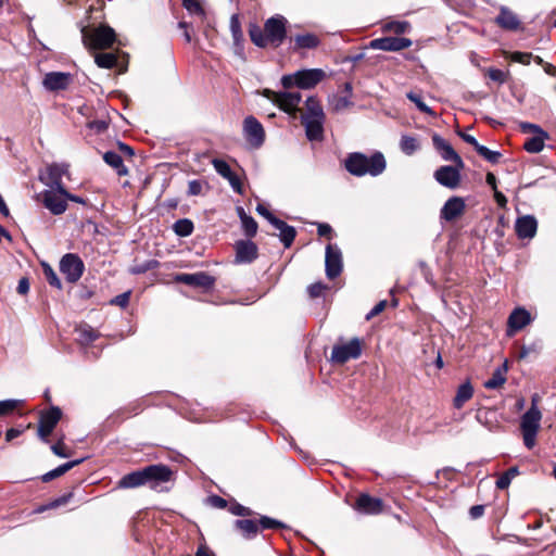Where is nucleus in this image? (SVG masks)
Wrapping results in <instances>:
<instances>
[{
	"label": "nucleus",
	"instance_id": "obj_1",
	"mask_svg": "<svg viewBox=\"0 0 556 556\" xmlns=\"http://www.w3.org/2000/svg\"><path fill=\"white\" fill-rule=\"evenodd\" d=\"M287 18L278 14L267 18L263 28L256 23H250L248 27L250 40L261 49H277L287 39Z\"/></svg>",
	"mask_w": 556,
	"mask_h": 556
},
{
	"label": "nucleus",
	"instance_id": "obj_2",
	"mask_svg": "<svg viewBox=\"0 0 556 556\" xmlns=\"http://www.w3.org/2000/svg\"><path fill=\"white\" fill-rule=\"evenodd\" d=\"M345 169L353 176L362 177L365 175L378 176L387 167L384 155L377 151L370 156L361 152L350 153L344 161Z\"/></svg>",
	"mask_w": 556,
	"mask_h": 556
},
{
	"label": "nucleus",
	"instance_id": "obj_3",
	"mask_svg": "<svg viewBox=\"0 0 556 556\" xmlns=\"http://www.w3.org/2000/svg\"><path fill=\"white\" fill-rule=\"evenodd\" d=\"M539 396L534 394L531 399L530 408L520 418V430L523 444L532 450L536 443V435L541 427L542 413L538 407Z\"/></svg>",
	"mask_w": 556,
	"mask_h": 556
},
{
	"label": "nucleus",
	"instance_id": "obj_4",
	"mask_svg": "<svg viewBox=\"0 0 556 556\" xmlns=\"http://www.w3.org/2000/svg\"><path fill=\"white\" fill-rule=\"evenodd\" d=\"M144 483L156 492L168 491L166 484L173 479V470L163 464L149 465L143 468Z\"/></svg>",
	"mask_w": 556,
	"mask_h": 556
},
{
	"label": "nucleus",
	"instance_id": "obj_5",
	"mask_svg": "<svg viewBox=\"0 0 556 556\" xmlns=\"http://www.w3.org/2000/svg\"><path fill=\"white\" fill-rule=\"evenodd\" d=\"M84 42L96 50H105L116 41L115 30L109 25H100L90 34L83 29Z\"/></svg>",
	"mask_w": 556,
	"mask_h": 556
},
{
	"label": "nucleus",
	"instance_id": "obj_6",
	"mask_svg": "<svg viewBox=\"0 0 556 556\" xmlns=\"http://www.w3.org/2000/svg\"><path fill=\"white\" fill-rule=\"evenodd\" d=\"M59 269L68 283H76L85 273V263L76 253L64 254L59 263Z\"/></svg>",
	"mask_w": 556,
	"mask_h": 556
},
{
	"label": "nucleus",
	"instance_id": "obj_7",
	"mask_svg": "<svg viewBox=\"0 0 556 556\" xmlns=\"http://www.w3.org/2000/svg\"><path fill=\"white\" fill-rule=\"evenodd\" d=\"M243 135L247 142L254 149H260L266 138L263 125L253 115L243 119Z\"/></svg>",
	"mask_w": 556,
	"mask_h": 556
},
{
	"label": "nucleus",
	"instance_id": "obj_8",
	"mask_svg": "<svg viewBox=\"0 0 556 556\" xmlns=\"http://www.w3.org/2000/svg\"><path fill=\"white\" fill-rule=\"evenodd\" d=\"M174 281L207 291L215 286L216 279L206 271H198L193 274H177L174 277Z\"/></svg>",
	"mask_w": 556,
	"mask_h": 556
},
{
	"label": "nucleus",
	"instance_id": "obj_9",
	"mask_svg": "<svg viewBox=\"0 0 556 556\" xmlns=\"http://www.w3.org/2000/svg\"><path fill=\"white\" fill-rule=\"evenodd\" d=\"M128 54L118 52H99L94 55L96 64L101 68H118L119 74H124L128 67Z\"/></svg>",
	"mask_w": 556,
	"mask_h": 556
},
{
	"label": "nucleus",
	"instance_id": "obj_10",
	"mask_svg": "<svg viewBox=\"0 0 556 556\" xmlns=\"http://www.w3.org/2000/svg\"><path fill=\"white\" fill-rule=\"evenodd\" d=\"M464 167L443 165L435 169L433 177L443 187L454 190L459 187L462 181L460 170Z\"/></svg>",
	"mask_w": 556,
	"mask_h": 556
},
{
	"label": "nucleus",
	"instance_id": "obj_11",
	"mask_svg": "<svg viewBox=\"0 0 556 556\" xmlns=\"http://www.w3.org/2000/svg\"><path fill=\"white\" fill-rule=\"evenodd\" d=\"M62 417V410L52 406L49 410L43 412L40 415L38 425V437L43 441L48 442V437L52 433L53 429L58 425Z\"/></svg>",
	"mask_w": 556,
	"mask_h": 556
},
{
	"label": "nucleus",
	"instance_id": "obj_12",
	"mask_svg": "<svg viewBox=\"0 0 556 556\" xmlns=\"http://www.w3.org/2000/svg\"><path fill=\"white\" fill-rule=\"evenodd\" d=\"M325 267L326 276L330 280L341 275L343 269L342 253L338 247L332 244L326 247Z\"/></svg>",
	"mask_w": 556,
	"mask_h": 556
},
{
	"label": "nucleus",
	"instance_id": "obj_13",
	"mask_svg": "<svg viewBox=\"0 0 556 556\" xmlns=\"http://www.w3.org/2000/svg\"><path fill=\"white\" fill-rule=\"evenodd\" d=\"M233 248L235 263L237 264H251L258 257V248L250 239L236 241Z\"/></svg>",
	"mask_w": 556,
	"mask_h": 556
},
{
	"label": "nucleus",
	"instance_id": "obj_14",
	"mask_svg": "<svg viewBox=\"0 0 556 556\" xmlns=\"http://www.w3.org/2000/svg\"><path fill=\"white\" fill-rule=\"evenodd\" d=\"M431 139L434 149L440 153L444 161L453 162L457 167H465L463 159L444 138L434 132Z\"/></svg>",
	"mask_w": 556,
	"mask_h": 556
},
{
	"label": "nucleus",
	"instance_id": "obj_15",
	"mask_svg": "<svg viewBox=\"0 0 556 556\" xmlns=\"http://www.w3.org/2000/svg\"><path fill=\"white\" fill-rule=\"evenodd\" d=\"M412 40L405 37H382L370 41L369 47L382 51H401L412 46Z\"/></svg>",
	"mask_w": 556,
	"mask_h": 556
},
{
	"label": "nucleus",
	"instance_id": "obj_16",
	"mask_svg": "<svg viewBox=\"0 0 556 556\" xmlns=\"http://www.w3.org/2000/svg\"><path fill=\"white\" fill-rule=\"evenodd\" d=\"M67 174V164L53 163L47 167V180H45V184L59 193L65 192V186L62 181V177ZM41 180L43 181V179Z\"/></svg>",
	"mask_w": 556,
	"mask_h": 556
},
{
	"label": "nucleus",
	"instance_id": "obj_17",
	"mask_svg": "<svg viewBox=\"0 0 556 556\" xmlns=\"http://www.w3.org/2000/svg\"><path fill=\"white\" fill-rule=\"evenodd\" d=\"M466 211L465 200L460 197H451L440 211V218L445 222H454L462 217Z\"/></svg>",
	"mask_w": 556,
	"mask_h": 556
},
{
	"label": "nucleus",
	"instance_id": "obj_18",
	"mask_svg": "<svg viewBox=\"0 0 556 556\" xmlns=\"http://www.w3.org/2000/svg\"><path fill=\"white\" fill-rule=\"evenodd\" d=\"M73 77L70 73L49 72L45 75L42 85L48 91L56 92L66 90L72 84Z\"/></svg>",
	"mask_w": 556,
	"mask_h": 556
},
{
	"label": "nucleus",
	"instance_id": "obj_19",
	"mask_svg": "<svg viewBox=\"0 0 556 556\" xmlns=\"http://www.w3.org/2000/svg\"><path fill=\"white\" fill-rule=\"evenodd\" d=\"M532 321L531 314L525 307H516L507 319V334L513 336Z\"/></svg>",
	"mask_w": 556,
	"mask_h": 556
},
{
	"label": "nucleus",
	"instance_id": "obj_20",
	"mask_svg": "<svg viewBox=\"0 0 556 556\" xmlns=\"http://www.w3.org/2000/svg\"><path fill=\"white\" fill-rule=\"evenodd\" d=\"M354 509L366 515H377L383 509V502L379 497L370 496L369 494H361L355 504Z\"/></svg>",
	"mask_w": 556,
	"mask_h": 556
},
{
	"label": "nucleus",
	"instance_id": "obj_21",
	"mask_svg": "<svg viewBox=\"0 0 556 556\" xmlns=\"http://www.w3.org/2000/svg\"><path fill=\"white\" fill-rule=\"evenodd\" d=\"M296 87L301 89L314 88L325 78V72L320 68L302 70L296 73Z\"/></svg>",
	"mask_w": 556,
	"mask_h": 556
},
{
	"label": "nucleus",
	"instance_id": "obj_22",
	"mask_svg": "<svg viewBox=\"0 0 556 556\" xmlns=\"http://www.w3.org/2000/svg\"><path fill=\"white\" fill-rule=\"evenodd\" d=\"M43 205L54 215L63 214L67 208L66 199L58 191L45 190L41 193Z\"/></svg>",
	"mask_w": 556,
	"mask_h": 556
},
{
	"label": "nucleus",
	"instance_id": "obj_23",
	"mask_svg": "<svg viewBox=\"0 0 556 556\" xmlns=\"http://www.w3.org/2000/svg\"><path fill=\"white\" fill-rule=\"evenodd\" d=\"M495 24L505 30L516 31L521 28V21L510 9L502 5L500 13L495 17Z\"/></svg>",
	"mask_w": 556,
	"mask_h": 556
},
{
	"label": "nucleus",
	"instance_id": "obj_24",
	"mask_svg": "<svg viewBox=\"0 0 556 556\" xmlns=\"http://www.w3.org/2000/svg\"><path fill=\"white\" fill-rule=\"evenodd\" d=\"M538 220L532 215L518 217L515 224V231L519 239H531L536 235Z\"/></svg>",
	"mask_w": 556,
	"mask_h": 556
},
{
	"label": "nucleus",
	"instance_id": "obj_25",
	"mask_svg": "<svg viewBox=\"0 0 556 556\" xmlns=\"http://www.w3.org/2000/svg\"><path fill=\"white\" fill-rule=\"evenodd\" d=\"M301 102L300 92H279L276 105L283 112L292 114Z\"/></svg>",
	"mask_w": 556,
	"mask_h": 556
},
{
	"label": "nucleus",
	"instance_id": "obj_26",
	"mask_svg": "<svg viewBox=\"0 0 556 556\" xmlns=\"http://www.w3.org/2000/svg\"><path fill=\"white\" fill-rule=\"evenodd\" d=\"M230 31L233 40V47L237 54L242 55L244 50V36L238 14L230 17Z\"/></svg>",
	"mask_w": 556,
	"mask_h": 556
},
{
	"label": "nucleus",
	"instance_id": "obj_27",
	"mask_svg": "<svg viewBox=\"0 0 556 556\" xmlns=\"http://www.w3.org/2000/svg\"><path fill=\"white\" fill-rule=\"evenodd\" d=\"M324 118L303 117L302 124L305 126L306 137L311 141H319L324 138Z\"/></svg>",
	"mask_w": 556,
	"mask_h": 556
},
{
	"label": "nucleus",
	"instance_id": "obj_28",
	"mask_svg": "<svg viewBox=\"0 0 556 556\" xmlns=\"http://www.w3.org/2000/svg\"><path fill=\"white\" fill-rule=\"evenodd\" d=\"M508 371V361L504 359L503 364L498 366L492 374V377L484 381L483 386L489 390H496L501 388L507 380L506 374Z\"/></svg>",
	"mask_w": 556,
	"mask_h": 556
},
{
	"label": "nucleus",
	"instance_id": "obj_29",
	"mask_svg": "<svg viewBox=\"0 0 556 556\" xmlns=\"http://www.w3.org/2000/svg\"><path fill=\"white\" fill-rule=\"evenodd\" d=\"M142 485H146L143 468L123 476L117 482L119 489H135Z\"/></svg>",
	"mask_w": 556,
	"mask_h": 556
},
{
	"label": "nucleus",
	"instance_id": "obj_30",
	"mask_svg": "<svg viewBox=\"0 0 556 556\" xmlns=\"http://www.w3.org/2000/svg\"><path fill=\"white\" fill-rule=\"evenodd\" d=\"M273 226L280 231L279 238L285 248H290L296 237V230L293 226L288 225L285 220L278 218Z\"/></svg>",
	"mask_w": 556,
	"mask_h": 556
},
{
	"label": "nucleus",
	"instance_id": "obj_31",
	"mask_svg": "<svg viewBox=\"0 0 556 556\" xmlns=\"http://www.w3.org/2000/svg\"><path fill=\"white\" fill-rule=\"evenodd\" d=\"M293 50L298 51L301 49H316L320 45V39L312 33L296 35L294 37Z\"/></svg>",
	"mask_w": 556,
	"mask_h": 556
},
{
	"label": "nucleus",
	"instance_id": "obj_32",
	"mask_svg": "<svg viewBox=\"0 0 556 556\" xmlns=\"http://www.w3.org/2000/svg\"><path fill=\"white\" fill-rule=\"evenodd\" d=\"M473 395V387L469 380L462 383L456 391V395L453 400L455 408H462L464 404L469 401Z\"/></svg>",
	"mask_w": 556,
	"mask_h": 556
},
{
	"label": "nucleus",
	"instance_id": "obj_33",
	"mask_svg": "<svg viewBox=\"0 0 556 556\" xmlns=\"http://www.w3.org/2000/svg\"><path fill=\"white\" fill-rule=\"evenodd\" d=\"M104 162L114 168L118 176H125L128 174L127 167L124 165L122 155L115 151H106L103 154Z\"/></svg>",
	"mask_w": 556,
	"mask_h": 556
},
{
	"label": "nucleus",
	"instance_id": "obj_34",
	"mask_svg": "<svg viewBox=\"0 0 556 556\" xmlns=\"http://www.w3.org/2000/svg\"><path fill=\"white\" fill-rule=\"evenodd\" d=\"M83 460H84V458H79V459H74V460L67 462L65 464H62L59 467L42 475L41 480L43 482H50L53 479L61 477L62 475H64L65 472H67L72 468H74L75 466L79 465L80 463H83Z\"/></svg>",
	"mask_w": 556,
	"mask_h": 556
},
{
	"label": "nucleus",
	"instance_id": "obj_35",
	"mask_svg": "<svg viewBox=\"0 0 556 556\" xmlns=\"http://www.w3.org/2000/svg\"><path fill=\"white\" fill-rule=\"evenodd\" d=\"M362 350H332L330 361L337 365H343L350 359L361 357Z\"/></svg>",
	"mask_w": 556,
	"mask_h": 556
},
{
	"label": "nucleus",
	"instance_id": "obj_36",
	"mask_svg": "<svg viewBox=\"0 0 556 556\" xmlns=\"http://www.w3.org/2000/svg\"><path fill=\"white\" fill-rule=\"evenodd\" d=\"M545 139H548V134L546 131H542L539 135L527 138L523 143V149L529 153H539L544 148Z\"/></svg>",
	"mask_w": 556,
	"mask_h": 556
},
{
	"label": "nucleus",
	"instance_id": "obj_37",
	"mask_svg": "<svg viewBox=\"0 0 556 556\" xmlns=\"http://www.w3.org/2000/svg\"><path fill=\"white\" fill-rule=\"evenodd\" d=\"M235 527L247 539L254 538L258 532L257 521L253 519H238L235 521Z\"/></svg>",
	"mask_w": 556,
	"mask_h": 556
},
{
	"label": "nucleus",
	"instance_id": "obj_38",
	"mask_svg": "<svg viewBox=\"0 0 556 556\" xmlns=\"http://www.w3.org/2000/svg\"><path fill=\"white\" fill-rule=\"evenodd\" d=\"M400 148L406 155H413L420 149V143L416 137L403 135L400 141Z\"/></svg>",
	"mask_w": 556,
	"mask_h": 556
},
{
	"label": "nucleus",
	"instance_id": "obj_39",
	"mask_svg": "<svg viewBox=\"0 0 556 556\" xmlns=\"http://www.w3.org/2000/svg\"><path fill=\"white\" fill-rule=\"evenodd\" d=\"M173 230L179 237H188L193 232L194 225L191 219L181 218L174 223Z\"/></svg>",
	"mask_w": 556,
	"mask_h": 556
},
{
	"label": "nucleus",
	"instance_id": "obj_40",
	"mask_svg": "<svg viewBox=\"0 0 556 556\" xmlns=\"http://www.w3.org/2000/svg\"><path fill=\"white\" fill-rule=\"evenodd\" d=\"M41 268H42V274H43L46 280L48 281V283L51 287L56 288L58 290H62L63 289L62 282L59 278V276L56 275L55 270L51 267V265L48 264L47 262H41Z\"/></svg>",
	"mask_w": 556,
	"mask_h": 556
},
{
	"label": "nucleus",
	"instance_id": "obj_41",
	"mask_svg": "<svg viewBox=\"0 0 556 556\" xmlns=\"http://www.w3.org/2000/svg\"><path fill=\"white\" fill-rule=\"evenodd\" d=\"M519 475V469L517 466H513L507 469L504 473H502L496 480V488L500 490H505L509 486L511 480Z\"/></svg>",
	"mask_w": 556,
	"mask_h": 556
},
{
	"label": "nucleus",
	"instance_id": "obj_42",
	"mask_svg": "<svg viewBox=\"0 0 556 556\" xmlns=\"http://www.w3.org/2000/svg\"><path fill=\"white\" fill-rule=\"evenodd\" d=\"M410 29V24L407 21H392L388 22L383 26L384 31L394 33L396 35H403Z\"/></svg>",
	"mask_w": 556,
	"mask_h": 556
},
{
	"label": "nucleus",
	"instance_id": "obj_43",
	"mask_svg": "<svg viewBox=\"0 0 556 556\" xmlns=\"http://www.w3.org/2000/svg\"><path fill=\"white\" fill-rule=\"evenodd\" d=\"M330 287L321 281L312 283L307 287L306 291L309 299L315 300L324 296L325 292L329 291Z\"/></svg>",
	"mask_w": 556,
	"mask_h": 556
},
{
	"label": "nucleus",
	"instance_id": "obj_44",
	"mask_svg": "<svg viewBox=\"0 0 556 556\" xmlns=\"http://www.w3.org/2000/svg\"><path fill=\"white\" fill-rule=\"evenodd\" d=\"M353 105V102L351 101V98H349V94H339L334 96L331 101V108L334 112H341L345 109H349Z\"/></svg>",
	"mask_w": 556,
	"mask_h": 556
},
{
	"label": "nucleus",
	"instance_id": "obj_45",
	"mask_svg": "<svg viewBox=\"0 0 556 556\" xmlns=\"http://www.w3.org/2000/svg\"><path fill=\"white\" fill-rule=\"evenodd\" d=\"M305 104H306V109H307L309 115L312 116V118H324L325 117L323 108L316 98L308 97L307 100L305 101Z\"/></svg>",
	"mask_w": 556,
	"mask_h": 556
},
{
	"label": "nucleus",
	"instance_id": "obj_46",
	"mask_svg": "<svg viewBox=\"0 0 556 556\" xmlns=\"http://www.w3.org/2000/svg\"><path fill=\"white\" fill-rule=\"evenodd\" d=\"M241 224L245 237L251 239L256 236L258 225L252 216H244V218L241 220Z\"/></svg>",
	"mask_w": 556,
	"mask_h": 556
},
{
	"label": "nucleus",
	"instance_id": "obj_47",
	"mask_svg": "<svg viewBox=\"0 0 556 556\" xmlns=\"http://www.w3.org/2000/svg\"><path fill=\"white\" fill-rule=\"evenodd\" d=\"M212 165L214 166L215 170L225 179L233 174L229 164L222 159H213Z\"/></svg>",
	"mask_w": 556,
	"mask_h": 556
},
{
	"label": "nucleus",
	"instance_id": "obj_48",
	"mask_svg": "<svg viewBox=\"0 0 556 556\" xmlns=\"http://www.w3.org/2000/svg\"><path fill=\"white\" fill-rule=\"evenodd\" d=\"M22 403L21 400L0 401V417L12 414Z\"/></svg>",
	"mask_w": 556,
	"mask_h": 556
},
{
	"label": "nucleus",
	"instance_id": "obj_49",
	"mask_svg": "<svg viewBox=\"0 0 556 556\" xmlns=\"http://www.w3.org/2000/svg\"><path fill=\"white\" fill-rule=\"evenodd\" d=\"M160 265L159 261L156 260H149L142 264H138V265H135L132 266L129 271L132 274V275H141V274H144L149 270H152L154 268H156L157 266Z\"/></svg>",
	"mask_w": 556,
	"mask_h": 556
},
{
	"label": "nucleus",
	"instance_id": "obj_50",
	"mask_svg": "<svg viewBox=\"0 0 556 556\" xmlns=\"http://www.w3.org/2000/svg\"><path fill=\"white\" fill-rule=\"evenodd\" d=\"M477 153L492 164H497L502 154L497 151H492L485 146H481Z\"/></svg>",
	"mask_w": 556,
	"mask_h": 556
},
{
	"label": "nucleus",
	"instance_id": "obj_51",
	"mask_svg": "<svg viewBox=\"0 0 556 556\" xmlns=\"http://www.w3.org/2000/svg\"><path fill=\"white\" fill-rule=\"evenodd\" d=\"M407 98L416 104L418 110L422 113H426L428 115H435L434 111L429 108L421 99V97L415 92L407 93Z\"/></svg>",
	"mask_w": 556,
	"mask_h": 556
},
{
	"label": "nucleus",
	"instance_id": "obj_52",
	"mask_svg": "<svg viewBox=\"0 0 556 556\" xmlns=\"http://www.w3.org/2000/svg\"><path fill=\"white\" fill-rule=\"evenodd\" d=\"M486 75L490 79L498 83L500 85L507 83L509 77V72H504L498 68L490 67L486 71Z\"/></svg>",
	"mask_w": 556,
	"mask_h": 556
},
{
	"label": "nucleus",
	"instance_id": "obj_53",
	"mask_svg": "<svg viewBox=\"0 0 556 556\" xmlns=\"http://www.w3.org/2000/svg\"><path fill=\"white\" fill-rule=\"evenodd\" d=\"M258 529H278V528H285V525L276 520L274 518L267 517V516H261V518L257 521Z\"/></svg>",
	"mask_w": 556,
	"mask_h": 556
},
{
	"label": "nucleus",
	"instance_id": "obj_54",
	"mask_svg": "<svg viewBox=\"0 0 556 556\" xmlns=\"http://www.w3.org/2000/svg\"><path fill=\"white\" fill-rule=\"evenodd\" d=\"M182 5L191 14L205 15V11L198 0H182Z\"/></svg>",
	"mask_w": 556,
	"mask_h": 556
},
{
	"label": "nucleus",
	"instance_id": "obj_55",
	"mask_svg": "<svg viewBox=\"0 0 556 556\" xmlns=\"http://www.w3.org/2000/svg\"><path fill=\"white\" fill-rule=\"evenodd\" d=\"M72 496H73V493L64 494V495L51 501L49 504L42 506L41 508L38 509V511H43L46 509L56 508L62 505H65L71 500Z\"/></svg>",
	"mask_w": 556,
	"mask_h": 556
},
{
	"label": "nucleus",
	"instance_id": "obj_56",
	"mask_svg": "<svg viewBox=\"0 0 556 556\" xmlns=\"http://www.w3.org/2000/svg\"><path fill=\"white\" fill-rule=\"evenodd\" d=\"M533 55L531 52H519V51H516V52H513L510 54V60L513 62H517V63H521L523 65H529L531 60H532Z\"/></svg>",
	"mask_w": 556,
	"mask_h": 556
},
{
	"label": "nucleus",
	"instance_id": "obj_57",
	"mask_svg": "<svg viewBox=\"0 0 556 556\" xmlns=\"http://www.w3.org/2000/svg\"><path fill=\"white\" fill-rule=\"evenodd\" d=\"M363 345H365L364 340L354 337L349 341H343V339H340L339 342L333 345V348H362Z\"/></svg>",
	"mask_w": 556,
	"mask_h": 556
},
{
	"label": "nucleus",
	"instance_id": "obj_58",
	"mask_svg": "<svg viewBox=\"0 0 556 556\" xmlns=\"http://www.w3.org/2000/svg\"><path fill=\"white\" fill-rule=\"evenodd\" d=\"M130 295H131V291H126L124 293H121V294L116 295L115 298H113L110 301V304L117 305L119 307L125 308L129 304Z\"/></svg>",
	"mask_w": 556,
	"mask_h": 556
},
{
	"label": "nucleus",
	"instance_id": "obj_59",
	"mask_svg": "<svg viewBox=\"0 0 556 556\" xmlns=\"http://www.w3.org/2000/svg\"><path fill=\"white\" fill-rule=\"evenodd\" d=\"M205 182L199 179H194L189 181L188 184V195H199L203 191V186Z\"/></svg>",
	"mask_w": 556,
	"mask_h": 556
},
{
	"label": "nucleus",
	"instance_id": "obj_60",
	"mask_svg": "<svg viewBox=\"0 0 556 556\" xmlns=\"http://www.w3.org/2000/svg\"><path fill=\"white\" fill-rule=\"evenodd\" d=\"M87 126L94 130L97 134H102L108 129L109 123L104 119H94L89 122Z\"/></svg>",
	"mask_w": 556,
	"mask_h": 556
},
{
	"label": "nucleus",
	"instance_id": "obj_61",
	"mask_svg": "<svg viewBox=\"0 0 556 556\" xmlns=\"http://www.w3.org/2000/svg\"><path fill=\"white\" fill-rule=\"evenodd\" d=\"M317 233L319 237H325L330 240L333 236V229L327 223H319L317 224Z\"/></svg>",
	"mask_w": 556,
	"mask_h": 556
},
{
	"label": "nucleus",
	"instance_id": "obj_62",
	"mask_svg": "<svg viewBox=\"0 0 556 556\" xmlns=\"http://www.w3.org/2000/svg\"><path fill=\"white\" fill-rule=\"evenodd\" d=\"M229 510L235 516L245 517V516H251L252 515V510L249 507H245V506H243L241 504H238V503L231 505Z\"/></svg>",
	"mask_w": 556,
	"mask_h": 556
},
{
	"label": "nucleus",
	"instance_id": "obj_63",
	"mask_svg": "<svg viewBox=\"0 0 556 556\" xmlns=\"http://www.w3.org/2000/svg\"><path fill=\"white\" fill-rule=\"evenodd\" d=\"M227 180L238 194H243V184L237 174L233 173L230 177L227 178Z\"/></svg>",
	"mask_w": 556,
	"mask_h": 556
},
{
	"label": "nucleus",
	"instance_id": "obj_64",
	"mask_svg": "<svg viewBox=\"0 0 556 556\" xmlns=\"http://www.w3.org/2000/svg\"><path fill=\"white\" fill-rule=\"evenodd\" d=\"M387 305H388V301L387 300H381L380 302H378L371 308V311L366 315V319L369 320L372 317H375V316L379 315L380 313H382L386 309Z\"/></svg>",
	"mask_w": 556,
	"mask_h": 556
}]
</instances>
